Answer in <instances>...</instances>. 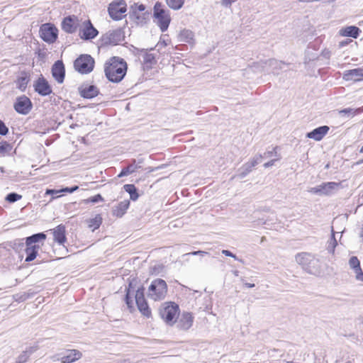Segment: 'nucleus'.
<instances>
[{
  "mask_svg": "<svg viewBox=\"0 0 363 363\" xmlns=\"http://www.w3.org/2000/svg\"><path fill=\"white\" fill-rule=\"evenodd\" d=\"M124 190L130 194V198L132 201H136L139 198V194L134 184H125L123 186Z\"/></svg>",
  "mask_w": 363,
  "mask_h": 363,
  "instance_id": "28",
  "label": "nucleus"
},
{
  "mask_svg": "<svg viewBox=\"0 0 363 363\" xmlns=\"http://www.w3.org/2000/svg\"><path fill=\"white\" fill-rule=\"evenodd\" d=\"M356 279L360 281H363V272L362 271V269H360V271L356 272Z\"/></svg>",
  "mask_w": 363,
  "mask_h": 363,
  "instance_id": "41",
  "label": "nucleus"
},
{
  "mask_svg": "<svg viewBox=\"0 0 363 363\" xmlns=\"http://www.w3.org/2000/svg\"><path fill=\"white\" fill-rule=\"evenodd\" d=\"M133 296L139 311L143 316L150 318L152 316V311L145 297L144 284L138 277L130 278L125 289V302L130 312L135 310Z\"/></svg>",
  "mask_w": 363,
  "mask_h": 363,
  "instance_id": "1",
  "label": "nucleus"
},
{
  "mask_svg": "<svg viewBox=\"0 0 363 363\" xmlns=\"http://www.w3.org/2000/svg\"><path fill=\"white\" fill-rule=\"evenodd\" d=\"M82 357V354L77 350H69L67 351V354L60 358L62 363H72Z\"/></svg>",
  "mask_w": 363,
  "mask_h": 363,
  "instance_id": "23",
  "label": "nucleus"
},
{
  "mask_svg": "<svg viewBox=\"0 0 363 363\" xmlns=\"http://www.w3.org/2000/svg\"><path fill=\"white\" fill-rule=\"evenodd\" d=\"M360 30L358 27L351 26L342 28L340 30V34L344 37H352L357 38L359 34Z\"/></svg>",
  "mask_w": 363,
  "mask_h": 363,
  "instance_id": "26",
  "label": "nucleus"
},
{
  "mask_svg": "<svg viewBox=\"0 0 363 363\" xmlns=\"http://www.w3.org/2000/svg\"><path fill=\"white\" fill-rule=\"evenodd\" d=\"M235 0H222V4L225 6H229Z\"/></svg>",
  "mask_w": 363,
  "mask_h": 363,
  "instance_id": "43",
  "label": "nucleus"
},
{
  "mask_svg": "<svg viewBox=\"0 0 363 363\" xmlns=\"http://www.w3.org/2000/svg\"><path fill=\"white\" fill-rule=\"evenodd\" d=\"M79 189V186H72V187H66V188H64L62 189H60L59 191H57V190H54V189H48L46 191V194H57L59 192H68V193H72L75 191H77V189Z\"/></svg>",
  "mask_w": 363,
  "mask_h": 363,
  "instance_id": "34",
  "label": "nucleus"
},
{
  "mask_svg": "<svg viewBox=\"0 0 363 363\" xmlns=\"http://www.w3.org/2000/svg\"><path fill=\"white\" fill-rule=\"evenodd\" d=\"M180 313L179 305L173 301L165 302L160 310L162 319L169 325H173Z\"/></svg>",
  "mask_w": 363,
  "mask_h": 363,
  "instance_id": "5",
  "label": "nucleus"
},
{
  "mask_svg": "<svg viewBox=\"0 0 363 363\" xmlns=\"http://www.w3.org/2000/svg\"><path fill=\"white\" fill-rule=\"evenodd\" d=\"M30 80V74L26 72H22L21 75L16 79V84L18 89L24 91Z\"/></svg>",
  "mask_w": 363,
  "mask_h": 363,
  "instance_id": "24",
  "label": "nucleus"
},
{
  "mask_svg": "<svg viewBox=\"0 0 363 363\" xmlns=\"http://www.w3.org/2000/svg\"><path fill=\"white\" fill-rule=\"evenodd\" d=\"M359 152H360V153H363V146L360 148V150H359Z\"/></svg>",
  "mask_w": 363,
  "mask_h": 363,
  "instance_id": "48",
  "label": "nucleus"
},
{
  "mask_svg": "<svg viewBox=\"0 0 363 363\" xmlns=\"http://www.w3.org/2000/svg\"><path fill=\"white\" fill-rule=\"evenodd\" d=\"M185 0H165L167 5L173 10H179L184 4Z\"/></svg>",
  "mask_w": 363,
  "mask_h": 363,
  "instance_id": "31",
  "label": "nucleus"
},
{
  "mask_svg": "<svg viewBox=\"0 0 363 363\" xmlns=\"http://www.w3.org/2000/svg\"><path fill=\"white\" fill-rule=\"evenodd\" d=\"M28 359V356L27 355L26 352H25L23 354L18 357V361H17L16 363H24L27 362Z\"/></svg>",
  "mask_w": 363,
  "mask_h": 363,
  "instance_id": "40",
  "label": "nucleus"
},
{
  "mask_svg": "<svg viewBox=\"0 0 363 363\" xmlns=\"http://www.w3.org/2000/svg\"><path fill=\"white\" fill-rule=\"evenodd\" d=\"M127 4L125 0H114L108 6L110 17L114 21L121 20L125 16Z\"/></svg>",
  "mask_w": 363,
  "mask_h": 363,
  "instance_id": "7",
  "label": "nucleus"
},
{
  "mask_svg": "<svg viewBox=\"0 0 363 363\" xmlns=\"http://www.w3.org/2000/svg\"><path fill=\"white\" fill-rule=\"evenodd\" d=\"M358 163H359V164H360V163H363V160H361V161H360L359 162H358Z\"/></svg>",
  "mask_w": 363,
  "mask_h": 363,
  "instance_id": "49",
  "label": "nucleus"
},
{
  "mask_svg": "<svg viewBox=\"0 0 363 363\" xmlns=\"http://www.w3.org/2000/svg\"><path fill=\"white\" fill-rule=\"evenodd\" d=\"M78 31L79 38L83 40H91L99 34L89 18L82 21Z\"/></svg>",
  "mask_w": 363,
  "mask_h": 363,
  "instance_id": "10",
  "label": "nucleus"
},
{
  "mask_svg": "<svg viewBox=\"0 0 363 363\" xmlns=\"http://www.w3.org/2000/svg\"><path fill=\"white\" fill-rule=\"evenodd\" d=\"M50 231L53 236L54 242L57 243L59 245H62L63 247H65V243L67 242L65 225L60 224L55 228L50 229Z\"/></svg>",
  "mask_w": 363,
  "mask_h": 363,
  "instance_id": "17",
  "label": "nucleus"
},
{
  "mask_svg": "<svg viewBox=\"0 0 363 363\" xmlns=\"http://www.w3.org/2000/svg\"><path fill=\"white\" fill-rule=\"evenodd\" d=\"M82 22L77 16L71 15L63 18L61 27L65 33L72 34L79 30Z\"/></svg>",
  "mask_w": 363,
  "mask_h": 363,
  "instance_id": "12",
  "label": "nucleus"
},
{
  "mask_svg": "<svg viewBox=\"0 0 363 363\" xmlns=\"http://www.w3.org/2000/svg\"><path fill=\"white\" fill-rule=\"evenodd\" d=\"M52 74L58 83H62L65 76V69L62 61L57 60L52 67Z\"/></svg>",
  "mask_w": 363,
  "mask_h": 363,
  "instance_id": "18",
  "label": "nucleus"
},
{
  "mask_svg": "<svg viewBox=\"0 0 363 363\" xmlns=\"http://www.w3.org/2000/svg\"><path fill=\"white\" fill-rule=\"evenodd\" d=\"M123 40V33L119 30L109 31L101 38V43L105 46H113L118 45Z\"/></svg>",
  "mask_w": 363,
  "mask_h": 363,
  "instance_id": "13",
  "label": "nucleus"
},
{
  "mask_svg": "<svg viewBox=\"0 0 363 363\" xmlns=\"http://www.w3.org/2000/svg\"><path fill=\"white\" fill-rule=\"evenodd\" d=\"M94 65L95 61L94 58L86 54L81 55L74 62L75 69L81 74L91 72L94 69Z\"/></svg>",
  "mask_w": 363,
  "mask_h": 363,
  "instance_id": "8",
  "label": "nucleus"
},
{
  "mask_svg": "<svg viewBox=\"0 0 363 363\" xmlns=\"http://www.w3.org/2000/svg\"><path fill=\"white\" fill-rule=\"evenodd\" d=\"M46 238L45 233H40L26 238L25 252L27 256L25 259L26 262H29L36 258L38 252L43 246Z\"/></svg>",
  "mask_w": 363,
  "mask_h": 363,
  "instance_id": "3",
  "label": "nucleus"
},
{
  "mask_svg": "<svg viewBox=\"0 0 363 363\" xmlns=\"http://www.w3.org/2000/svg\"><path fill=\"white\" fill-rule=\"evenodd\" d=\"M245 286L247 288H252L255 286V284H251V283H245Z\"/></svg>",
  "mask_w": 363,
  "mask_h": 363,
  "instance_id": "45",
  "label": "nucleus"
},
{
  "mask_svg": "<svg viewBox=\"0 0 363 363\" xmlns=\"http://www.w3.org/2000/svg\"><path fill=\"white\" fill-rule=\"evenodd\" d=\"M138 167L137 164H135V161L134 160L133 162L129 165H128L126 167H124L121 172L118 175V177H123L127 175H129L132 173H134L138 169Z\"/></svg>",
  "mask_w": 363,
  "mask_h": 363,
  "instance_id": "30",
  "label": "nucleus"
},
{
  "mask_svg": "<svg viewBox=\"0 0 363 363\" xmlns=\"http://www.w3.org/2000/svg\"><path fill=\"white\" fill-rule=\"evenodd\" d=\"M127 69L126 62L119 57H112L104 64L105 75L112 82H121L125 76Z\"/></svg>",
  "mask_w": 363,
  "mask_h": 363,
  "instance_id": "2",
  "label": "nucleus"
},
{
  "mask_svg": "<svg viewBox=\"0 0 363 363\" xmlns=\"http://www.w3.org/2000/svg\"><path fill=\"white\" fill-rule=\"evenodd\" d=\"M13 108L17 113L26 115L31 111L33 104L28 96L23 95L17 97Z\"/></svg>",
  "mask_w": 363,
  "mask_h": 363,
  "instance_id": "14",
  "label": "nucleus"
},
{
  "mask_svg": "<svg viewBox=\"0 0 363 363\" xmlns=\"http://www.w3.org/2000/svg\"><path fill=\"white\" fill-rule=\"evenodd\" d=\"M361 81H363V69H361Z\"/></svg>",
  "mask_w": 363,
  "mask_h": 363,
  "instance_id": "47",
  "label": "nucleus"
},
{
  "mask_svg": "<svg viewBox=\"0 0 363 363\" xmlns=\"http://www.w3.org/2000/svg\"><path fill=\"white\" fill-rule=\"evenodd\" d=\"M360 112H361L360 108L355 109V110H353L352 108H345V109L340 111V113H344V114L352 113L353 115H356Z\"/></svg>",
  "mask_w": 363,
  "mask_h": 363,
  "instance_id": "38",
  "label": "nucleus"
},
{
  "mask_svg": "<svg viewBox=\"0 0 363 363\" xmlns=\"http://www.w3.org/2000/svg\"><path fill=\"white\" fill-rule=\"evenodd\" d=\"M40 36L46 43H54L58 37V30L56 26L50 23L43 24L40 28Z\"/></svg>",
  "mask_w": 363,
  "mask_h": 363,
  "instance_id": "11",
  "label": "nucleus"
},
{
  "mask_svg": "<svg viewBox=\"0 0 363 363\" xmlns=\"http://www.w3.org/2000/svg\"><path fill=\"white\" fill-rule=\"evenodd\" d=\"M147 16L146 6L144 4L134 3L130 6L129 17L136 24L143 25L145 23Z\"/></svg>",
  "mask_w": 363,
  "mask_h": 363,
  "instance_id": "9",
  "label": "nucleus"
},
{
  "mask_svg": "<svg viewBox=\"0 0 363 363\" xmlns=\"http://www.w3.org/2000/svg\"><path fill=\"white\" fill-rule=\"evenodd\" d=\"M194 316L191 313L184 312L178 323V328L180 330H187L193 325Z\"/></svg>",
  "mask_w": 363,
  "mask_h": 363,
  "instance_id": "19",
  "label": "nucleus"
},
{
  "mask_svg": "<svg viewBox=\"0 0 363 363\" xmlns=\"http://www.w3.org/2000/svg\"><path fill=\"white\" fill-rule=\"evenodd\" d=\"M309 256L310 254L307 252H301L296 255V259L298 263L303 264V261L307 259Z\"/></svg>",
  "mask_w": 363,
  "mask_h": 363,
  "instance_id": "37",
  "label": "nucleus"
},
{
  "mask_svg": "<svg viewBox=\"0 0 363 363\" xmlns=\"http://www.w3.org/2000/svg\"><path fill=\"white\" fill-rule=\"evenodd\" d=\"M349 263L350 267L354 269L355 272L358 270L360 271V262L357 257H352L350 259Z\"/></svg>",
  "mask_w": 363,
  "mask_h": 363,
  "instance_id": "35",
  "label": "nucleus"
},
{
  "mask_svg": "<svg viewBox=\"0 0 363 363\" xmlns=\"http://www.w3.org/2000/svg\"><path fill=\"white\" fill-rule=\"evenodd\" d=\"M22 196L20 194H18L16 193H11L6 196V200L9 203H13L16 201L20 200Z\"/></svg>",
  "mask_w": 363,
  "mask_h": 363,
  "instance_id": "36",
  "label": "nucleus"
},
{
  "mask_svg": "<svg viewBox=\"0 0 363 363\" xmlns=\"http://www.w3.org/2000/svg\"><path fill=\"white\" fill-rule=\"evenodd\" d=\"M222 253L223 255H225V256H228V257H233L235 259H236V256L235 255H233L231 252H230L229 250H223L222 251Z\"/></svg>",
  "mask_w": 363,
  "mask_h": 363,
  "instance_id": "42",
  "label": "nucleus"
},
{
  "mask_svg": "<svg viewBox=\"0 0 363 363\" xmlns=\"http://www.w3.org/2000/svg\"><path fill=\"white\" fill-rule=\"evenodd\" d=\"M168 294V285L167 282L161 279H153L147 287V298L154 301L164 300Z\"/></svg>",
  "mask_w": 363,
  "mask_h": 363,
  "instance_id": "4",
  "label": "nucleus"
},
{
  "mask_svg": "<svg viewBox=\"0 0 363 363\" xmlns=\"http://www.w3.org/2000/svg\"><path fill=\"white\" fill-rule=\"evenodd\" d=\"M338 185L339 184L336 182L323 183V184L319 186V188L316 191L320 192L325 195H328L333 191V190H334L337 186H338Z\"/></svg>",
  "mask_w": 363,
  "mask_h": 363,
  "instance_id": "27",
  "label": "nucleus"
},
{
  "mask_svg": "<svg viewBox=\"0 0 363 363\" xmlns=\"http://www.w3.org/2000/svg\"><path fill=\"white\" fill-rule=\"evenodd\" d=\"M12 145L7 141L0 142V155L5 156L12 150Z\"/></svg>",
  "mask_w": 363,
  "mask_h": 363,
  "instance_id": "32",
  "label": "nucleus"
},
{
  "mask_svg": "<svg viewBox=\"0 0 363 363\" xmlns=\"http://www.w3.org/2000/svg\"><path fill=\"white\" fill-rule=\"evenodd\" d=\"M206 252H203V251H201V250H199V251H194V252H191L190 254L191 255H203L205 254Z\"/></svg>",
  "mask_w": 363,
  "mask_h": 363,
  "instance_id": "44",
  "label": "nucleus"
},
{
  "mask_svg": "<svg viewBox=\"0 0 363 363\" xmlns=\"http://www.w3.org/2000/svg\"><path fill=\"white\" fill-rule=\"evenodd\" d=\"M9 132V128L6 127L5 123L0 120V135H6Z\"/></svg>",
  "mask_w": 363,
  "mask_h": 363,
  "instance_id": "39",
  "label": "nucleus"
},
{
  "mask_svg": "<svg viewBox=\"0 0 363 363\" xmlns=\"http://www.w3.org/2000/svg\"><path fill=\"white\" fill-rule=\"evenodd\" d=\"M361 68H356L346 71L343 74V79L346 81H361Z\"/></svg>",
  "mask_w": 363,
  "mask_h": 363,
  "instance_id": "25",
  "label": "nucleus"
},
{
  "mask_svg": "<svg viewBox=\"0 0 363 363\" xmlns=\"http://www.w3.org/2000/svg\"><path fill=\"white\" fill-rule=\"evenodd\" d=\"M329 129V127L327 125L320 126L308 133L306 136L308 138L320 141L328 133Z\"/></svg>",
  "mask_w": 363,
  "mask_h": 363,
  "instance_id": "21",
  "label": "nucleus"
},
{
  "mask_svg": "<svg viewBox=\"0 0 363 363\" xmlns=\"http://www.w3.org/2000/svg\"><path fill=\"white\" fill-rule=\"evenodd\" d=\"M55 256H56L57 257H58V258H61V257H62L64 256V255H62V254H58V255H57L55 252Z\"/></svg>",
  "mask_w": 363,
  "mask_h": 363,
  "instance_id": "46",
  "label": "nucleus"
},
{
  "mask_svg": "<svg viewBox=\"0 0 363 363\" xmlns=\"http://www.w3.org/2000/svg\"><path fill=\"white\" fill-rule=\"evenodd\" d=\"M130 202L128 199H125L119 202L113 209L112 215L116 218H122L129 208Z\"/></svg>",
  "mask_w": 363,
  "mask_h": 363,
  "instance_id": "20",
  "label": "nucleus"
},
{
  "mask_svg": "<svg viewBox=\"0 0 363 363\" xmlns=\"http://www.w3.org/2000/svg\"><path fill=\"white\" fill-rule=\"evenodd\" d=\"M35 91L40 96H45L52 94V89L48 81L40 75L33 84Z\"/></svg>",
  "mask_w": 363,
  "mask_h": 363,
  "instance_id": "15",
  "label": "nucleus"
},
{
  "mask_svg": "<svg viewBox=\"0 0 363 363\" xmlns=\"http://www.w3.org/2000/svg\"><path fill=\"white\" fill-rule=\"evenodd\" d=\"M140 55L142 57L141 67L144 72H148L156 66L157 58L155 54L145 51Z\"/></svg>",
  "mask_w": 363,
  "mask_h": 363,
  "instance_id": "16",
  "label": "nucleus"
},
{
  "mask_svg": "<svg viewBox=\"0 0 363 363\" xmlns=\"http://www.w3.org/2000/svg\"><path fill=\"white\" fill-rule=\"evenodd\" d=\"M104 201V199L103 196L100 194H96L93 196L89 197L87 199H85L82 201L83 203L84 204H90V203H94L97 202H103Z\"/></svg>",
  "mask_w": 363,
  "mask_h": 363,
  "instance_id": "33",
  "label": "nucleus"
},
{
  "mask_svg": "<svg viewBox=\"0 0 363 363\" xmlns=\"http://www.w3.org/2000/svg\"><path fill=\"white\" fill-rule=\"evenodd\" d=\"M153 11L154 17L157 19L160 30L162 32L167 30L171 22L169 11L160 1L155 3Z\"/></svg>",
  "mask_w": 363,
  "mask_h": 363,
  "instance_id": "6",
  "label": "nucleus"
},
{
  "mask_svg": "<svg viewBox=\"0 0 363 363\" xmlns=\"http://www.w3.org/2000/svg\"><path fill=\"white\" fill-rule=\"evenodd\" d=\"M102 223V218L101 215L98 214L94 218L89 219L87 221L88 227L92 230H95L101 226Z\"/></svg>",
  "mask_w": 363,
  "mask_h": 363,
  "instance_id": "29",
  "label": "nucleus"
},
{
  "mask_svg": "<svg viewBox=\"0 0 363 363\" xmlns=\"http://www.w3.org/2000/svg\"><path fill=\"white\" fill-rule=\"evenodd\" d=\"M79 93L83 98L92 99L99 94V91L94 85H86L80 88Z\"/></svg>",
  "mask_w": 363,
  "mask_h": 363,
  "instance_id": "22",
  "label": "nucleus"
}]
</instances>
